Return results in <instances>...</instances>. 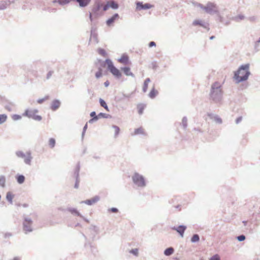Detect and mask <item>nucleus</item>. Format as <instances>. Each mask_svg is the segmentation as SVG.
Wrapping results in <instances>:
<instances>
[{"label":"nucleus","mask_w":260,"mask_h":260,"mask_svg":"<svg viewBox=\"0 0 260 260\" xmlns=\"http://www.w3.org/2000/svg\"><path fill=\"white\" fill-rule=\"evenodd\" d=\"M214 91H213L212 92V96H213L214 95Z\"/></svg>","instance_id":"nucleus-53"},{"label":"nucleus","mask_w":260,"mask_h":260,"mask_svg":"<svg viewBox=\"0 0 260 260\" xmlns=\"http://www.w3.org/2000/svg\"><path fill=\"white\" fill-rule=\"evenodd\" d=\"M24 180H25V177L23 175H18L17 177V181L20 184L23 183L24 181Z\"/></svg>","instance_id":"nucleus-23"},{"label":"nucleus","mask_w":260,"mask_h":260,"mask_svg":"<svg viewBox=\"0 0 260 260\" xmlns=\"http://www.w3.org/2000/svg\"><path fill=\"white\" fill-rule=\"evenodd\" d=\"M102 69L99 68V71L95 73V77L96 78H99L102 76Z\"/></svg>","instance_id":"nucleus-29"},{"label":"nucleus","mask_w":260,"mask_h":260,"mask_svg":"<svg viewBox=\"0 0 260 260\" xmlns=\"http://www.w3.org/2000/svg\"><path fill=\"white\" fill-rule=\"evenodd\" d=\"M79 185V181L78 180L76 181V182L75 183V187L78 188Z\"/></svg>","instance_id":"nucleus-44"},{"label":"nucleus","mask_w":260,"mask_h":260,"mask_svg":"<svg viewBox=\"0 0 260 260\" xmlns=\"http://www.w3.org/2000/svg\"><path fill=\"white\" fill-rule=\"evenodd\" d=\"M153 6L150 4L146 3L143 4L142 3L139 2L137 3L136 9L137 10L140 11L143 9H149L151 8Z\"/></svg>","instance_id":"nucleus-6"},{"label":"nucleus","mask_w":260,"mask_h":260,"mask_svg":"<svg viewBox=\"0 0 260 260\" xmlns=\"http://www.w3.org/2000/svg\"><path fill=\"white\" fill-rule=\"evenodd\" d=\"M157 91L155 89L153 88L150 91L149 95L151 98H154L157 95Z\"/></svg>","instance_id":"nucleus-21"},{"label":"nucleus","mask_w":260,"mask_h":260,"mask_svg":"<svg viewBox=\"0 0 260 260\" xmlns=\"http://www.w3.org/2000/svg\"><path fill=\"white\" fill-rule=\"evenodd\" d=\"M238 240L240 241H242L245 240V237L244 235H241L238 237Z\"/></svg>","instance_id":"nucleus-38"},{"label":"nucleus","mask_w":260,"mask_h":260,"mask_svg":"<svg viewBox=\"0 0 260 260\" xmlns=\"http://www.w3.org/2000/svg\"><path fill=\"white\" fill-rule=\"evenodd\" d=\"M121 70L126 76H134V74L131 71V69L129 67H124L121 68Z\"/></svg>","instance_id":"nucleus-11"},{"label":"nucleus","mask_w":260,"mask_h":260,"mask_svg":"<svg viewBox=\"0 0 260 260\" xmlns=\"http://www.w3.org/2000/svg\"><path fill=\"white\" fill-rule=\"evenodd\" d=\"M213 38H214V36H212V37H210V39H213Z\"/></svg>","instance_id":"nucleus-52"},{"label":"nucleus","mask_w":260,"mask_h":260,"mask_svg":"<svg viewBox=\"0 0 260 260\" xmlns=\"http://www.w3.org/2000/svg\"><path fill=\"white\" fill-rule=\"evenodd\" d=\"M110 7L112 8L113 9H117L118 7V5L114 1H110L108 2Z\"/></svg>","instance_id":"nucleus-20"},{"label":"nucleus","mask_w":260,"mask_h":260,"mask_svg":"<svg viewBox=\"0 0 260 260\" xmlns=\"http://www.w3.org/2000/svg\"><path fill=\"white\" fill-rule=\"evenodd\" d=\"M100 103L102 107H104L107 111H109V109L107 105V104L103 100L100 99Z\"/></svg>","instance_id":"nucleus-24"},{"label":"nucleus","mask_w":260,"mask_h":260,"mask_svg":"<svg viewBox=\"0 0 260 260\" xmlns=\"http://www.w3.org/2000/svg\"><path fill=\"white\" fill-rule=\"evenodd\" d=\"M200 238L198 235L195 234L194 235L191 239V241L192 242H196L199 241Z\"/></svg>","instance_id":"nucleus-28"},{"label":"nucleus","mask_w":260,"mask_h":260,"mask_svg":"<svg viewBox=\"0 0 260 260\" xmlns=\"http://www.w3.org/2000/svg\"><path fill=\"white\" fill-rule=\"evenodd\" d=\"M38 113V111L36 109H27L25 111L22 115L24 116H27L29 118H31L35 120L40 121L42 119V117L38 115L37 114Z\"/></svg>","instance_id":"nucleus-3"},{"label":"nucleus","mask_w":260,"mask_h":260,"mask_svg":"<svg viewBox=\"0 0 260 260\" xmlns=\"http://www.w3.org/2000/svg\"><path fill=\"white\" fill-rule=\"evenodd\" d=\"M110 211L112 212L116 213L118 212V209L115 208H112L110 209Z\"/></svg>","instance_id":"nucleus-41"},{"label":"nucleus","mask_w":260,"mask_h":260,"mask_svg":"<svg viewBox=\"0 0 260 260\" xmlns=\"http://www.w3.org/2000/svg\"><path fill=\"white\" fill-rule=\"evenodd\" d=\"M32 221L29 219H25L23 222V230L25 233L30 232L32 231L31 229Z\"/></svg>","instance_id":"nucleus-5"},{"label":"nucleus","mask_w":260,"mask_h":260,"mask_svg":"<svg viewBox=\"0 0 260 260\" xmlns=\"http://www.w3.org/2000/svg\"><path fill=\"white\" fill-rule=\"evenodd\" d=\"M87 124H86L85 125L84 127V129L85 130L87 128Z\"/></svg>","instance_id":"nucleus-49"},{"label":"nucleus","mask_w":260,"mask_h":260,"mask_svg":"<svg viewBox=\"0 0 260 260\" xmlns=\"http://www.w3.org/2000/svg\"><path fill=\"white\" fill-rule=\"evenodd\" d=\"M104 114L102 113H101L99 114L98 116H102V117H104Z\"/></svg>","instance_id":"nucleus-46"},{"label":"nucleus","mask_w":260,"mask_h":260,"mask_svg":"<svg viewBox=\"0 0 260 260\" xmlns=\"http://www.w3.org/2000/svg\"><path fill=\"white\" fill-rule=\"evenodd\" d=\"M55 144V140L53 138H51L49 140V145L51 147L53 148L54 147Z\"/></svg>","instance_id":"nucleus-30"},{"label":"nucleus","mask_w":260,"mask_h":260,"mask_svg":"<svg viewBox=\"0 0 260 260\" xmlns=\"http://www.w3.org/2000/svg\"><path fill=\"white\" fill-rule=\"evenodd\" d=\"M11 260H20V259L19 257H15L13 258Z\"/></svg>","instance_id":"nucleus-45"},{"label":"nucleus","mask_w":260,"mask_h":260,"mask_svg":"<svg viewBox=\"0 0 260 260\" xmlns=\"http://www.w3.org/2000/svg\"><path fill=\"white\" fill-rule=\"evenodd\" d=\"M150 80L149 78H147L145 80L144 85H143V90L144 92L146 91V90L148 88V84L150 82Z\"/></svg>","instance_id":"nucleus-17"},{"label":"nucleus","mask_w":260,"mask_h":260,"mask_svg":"<svg viewBox=\"0 0 260 260\" xmlns=\"http://www.w3.org/2000/svg\"><path fill=\"white\" fill-rule=\"evenodd\" d=\"M249 67L248 64L243 65L235 73L234 79L237 82L247 80L250 74L248 71Z\"/></svg>","instance_id":"nucleus-1"},{"label":"nucleus","mask_w":260,"mask_h":260,"mask_svg":"<svg viewBox=\"0 0 260 260\" xmlns=\"http://www.w3.org/2000/svg\"><path fill=\"white\" fill-rule=\"evenodd\" d=\"M216 90H217V92L219 91V92H220V89H218V88H217V89H216Z\"/></svg>","instance_id":"nucleus-51"},{"label":"nucleus","mask_w":260,"mask_h":260,"mask_svg":"<svg viewBox=\"0 0 260 260\" xmlns=\"http://www.w3.org/2000/svg\"><path fill=\"white\" fill-rule=\"evenodd\" d=\"M90 115L91 117H93V118L89 120V122H91L93 120H97L98 119V116H96V113L95 112H91Z\"/></svg>","instance_id":"nucleus-27"},{"label":"nucleus","mask_w":260,"mask_h":260,"mask_svg":"<svg viewBox=\"0 0 260 260\" xmlns=\"http://www.w3.org/2000/svg\"><path fill=\"white\" fill-rule=\"evenodd\" d=\"M7 119V116L6 114H0V124L5 122Z\"/></svg>","instance_id":"nucleus-26"},{"label":"nucleus","mask_w":260,"mask_h":260,"mask_svg":"<svg viewBox=\"0 0 260 260\" xmlns=\"http://www.w3.org/2000/svg\"><path fill=\"white\" fill-rule=\"evenodd\" d=\"M186 227L184 225H180L177 228H173L172 229L176 231L180 236L183 237L184 231H185Z\"/></svg>","instance_id":"nucleus-7"},{"label":"nucleus","mask_w":260,"mask_h":260,"mask_svg":"<svg viewBox=\"0 0 260 260\" xmlns=\"http://www.w3.org/2000/svg\"><path fill=\"white\" fill-rule=\"evenodd\" d=\"M99 200V198L98 197H95L91 199L87 200L85 201L84 202L88 205H91L95 203H96Z\"/></svg>","instance_id":"nucleus-9"},{"label":"nucleus","mask_w":260,"mask_h":260,"mask_svg":"<svg viewBox=\"0 0 260 260\" xmlns=\"http://www.w3.org/2000/svg\"><path fill=\"white\" fill-rule=\"evenodd\" d=\"M21 117V116L17 114H14L12 116V118L15 121L20 119Z\"/></svg>","instance_id":"nucleus-35"},{"label":"nucleus","mask_w":260,"mask_h":260,"mask_svg":"<svg viewBox=\"0 0 260 260\" xmlns=\"http://www.w3.org/2000/svg\"><path fill=\"white\" fill-rule=\"evenodd\" d=\"M112 127H113V130H114V136H115V137H116L118 136V135L119 134L120 128H119V127L118 126H117L116 125H113Z\"/></svg>","instance_id":"nucleus-18"},{"label":"nucleus","mask_w":260,"mask_h":260,"mask_svg":"<svg viewBox=\"0 0 260 260\" xmlns=\"http://www.w3.org/2000/svg\"><path fill=\"white\" fill-rule=\"evenodd\" d=\"M31 158H32V157L31 156L30 153L29 152H27L26 153V156L24 158V162L26 164L29 165L30 164Z\"/></svg>","instance_id":"nucleus-13"},{"label":"nucleus","mask_w":260,"mask_h":260,"mask_svg":"<svg viewBox=\"0 0 260 260\" xmlns=\"http://www.w3.org/2000/svg\"><path fill=\"white\" fill-rule=\"evenodd\" d=\"M91 0H76V2L79 3L80 7L86 6L90 2Z\"/></svg>","instance_id":"nucleus-14"},{"label":"nucleus","mask_w":260,"mask_h":260,"mask_svg":"<svg viewBox=\"0 0 260 260\" xmlns=\"http://www.w3.org/2000/svg\"><path fill=\"white\" fill-rule=\"evenodd\" d=\"M110 8V6H109V3L108 2L107 3L106 5H104V7H103V10L104 11H106L109 8Z\"/></svg>","instance_id":"nucleus-39"},{"label":"nucleus","mask_w":260,"mask_h":260,"mask_svg":"<svg viewBox=\"0 0 260 260\" xmlns=\"http://www.w3.org/2000/svg\"><path fill=\"white\" fill-rule=\"evenodd\" d=\"M16 155L17 156L19 157L24 158L26 156V153H24V152L19 151L16 152Z\"/></svg>","instance_id":"nucleus-33"},{"label":"nucleus","mask_w":260,"mask_h":260,"mask_svg":"<svg viewBox=\"0 0 260 260\" xmlns=\"http://www.w3.org/2000/svg\"><path fill=\"white\" fill-rule=\"evenodd\" d=\"M60 106V102L57 100H54L52 102L51 105V109L52 110H55Z\"/></svg>","instance_id":"nucleus-12"},{"label":"nucleus","mask_w":260,"mask_h":260,"mask_svg":"<svg viewBox=\"0 0 260 260\" xmlns=\"http://www.w3.org/2000/svg\"><path fill=\"white\" fill-rule=\"evenodd\" d=\"M144 133V129L142 127H139L135 130L134 135L143 134Z\"/></svg>","instance_id":"nucleus-22"},{"label":"nucleus","mask_w":260,"mask_h":260,"mask_svg":"<svg viewBox=\"0 0 260 260\" xmlns=\"http://www.w3.org/2000/svg\"><path fill=\"white\" fill-rule=\"evenodd\" d=\"M192 24L194 26L199 25L201 26H204V24L203 23V21L201 20H194Z\"/></svg>","instance_id":"nucleus-25"},{"label":"nucleus","mask_w":260,"mask_h":260,"mask_svg":"<svg viewBox=\"0 0 260 260\" xmlns=\"http://www.w3.org/2000/svg\"><path fill=\"white\" fill-rule=\"evenodd\" d=\"M23 206L24 207H27V204H24V205H23Z\"/></svg>","instance_id":"nucleus-50"},{"label":"nucleus","mask_w":260,"mask_h":260,"mask_svg":"<svg viewBox=\"0 0 260 260\" xmlns=\"http://www.w3.org/2000/svg\"><path fill=\"white\" fill-rule=\"evenodd\" d=\"M106 63L107 65L108 70L110 71L113 75L117 78H120L121 77V73L113 65L112 62L110 59H106Z\"/></svg>","instance_id":"nucleus-2"},{"label":"nucleus","mask_w":260,"mask_h":260,"mask_svg":"<svg viewBox=\"0 0 260 260\" xmlns=\"http://www.w3.org/2000/svg\"><path fill=\"white\" fill-rule=\"evenodd\" d=\"M5 183V178L4 176H0V186L4 187Z\"/></svg>","instance_id":"nucleus-34"},{"label":"nucleus","mask_w":260,"mask_h":260,"mask_svg":"<svg viewBox=\"0 0 260 260\" xmlns=\"http://www.w3.org/2000/svg\"><path fill=\"white\" fill-rule=\"evenodd\" d=\"M131 252H132V253H133L135 255H137L138 253V250L137 249H133L131 251Z\"/></svg>","instance_id":"nucleus-40"},{"label":"nucleus","mask_w":260,"mask_h":260,"mask_svg":"<svg viewBox=\"0 0 260 260\" xmlns=\"http://www.w3.org/2000/svg\"><path fill=\"white\" fill-rule=\"evenodd\" d=\"M156 46V44H155V43L154 42H151L149 44V47H152L153 46Z\"/></svg>","instance_id":"nucleus-42"},{"label":"nucleus","mask_w":260,"mask_h":260,"mask_svg":"<svg viewBox=\"0 0 260 260\" xmlns=\"http://www.w3.org/2000/svg\"><path fill=\"white\" fill-rule=\"evenodd\" d=\"M118 62L124 64H127L129 63L128 56L126 54H123L121 57L118 60Z\"/></svg>","instance_id":"nucleus-8"},{"label":"nucleus","mask_w":260,"mask_h":260,"mask_svg":"<svg viewBox=\"0 0 260 260\" xmlns=\"http://www.w3.org/2000/svg\"><path fill=\"white\" fill-rule=\"evenodd\" d=\"M209 260H220V259L218 254H215L211 257Z\"/></svg>","instance_id":"nucleus-37"},{"label":"nucleus","mask_w":260,"mask_h":260,"mask_svg":"<svg viewBox=\"0 0 260 260\" xmlns=\"http://www.w3.org/2000/svg\"><path fill=\"white\" fill-rule=\"evenodd\" d=\"M145 107L146 106L143 104H139L137 105V108L139 114H142L143 113Z\"/></svg>","instance_id":"nucleus-15"},{"label":"nucleus","mask_w":260,"mask_h":260,"mask_svg":"<svg viewBox=\"0 0 260 260\" xmlns=\"http://www.w3.org/2000/svg\"><path fill=\"white\" fill-rule=\"evenodd\" d=\"M174 249L172 247L166 249L164 251V254L166 255L169 256L172 254L174 252Z\"/></svg>","instance_id":"nucleus-16"},{"label":"nucleus","mask_w":260,"mask_h":260,"mask_svg":"<svg viewBox=\"0 0 260 260\" xmlns=\"http://www.w3.org/2000/svg\"><path fill=\"white\" fill-rule=\"evenodd\" d=\"M104 85L106 87H108L109 85V82L108 81H106L105 83H104Z\"/></svg>","instance_id":"nucleus-43"},{"label":"nucleus","mask_w":260,"mask_h":260,"mask_svg":"<svg viewBox=\"0 0 260 260\" xmlns=\"http://www.w3.org/2000/svg\"><path fill=\"white\" fill-rule=\"evenodd\" d=\"M119 17V15L118 14H114L111 18H109L107 21V24L108 26H110L116 19H118Z\"/></svg>","instance_id":"nucleus-10"},{"label":"nucleus","mask_w":260,"mask_h":260,"mask_svg":"<svg viewBox=\"0 0 260 260\" xmlns=\"http://www.w3.org/2000/svg\"><path fill=\"white\" fill-rule=\"evenodd\" d=\"M133 182L139 186H144L145 182L144 178L138 173H135L132 177Z\"/></svg>","instance_id":"nucleus-4"},{"label":"nucleus","mask_w":260,"mask_h":260,"mask_svg":"<svg viewBox=\"0 0 260 260\" xmlns=\"http://www.w3.org/2000/svg\"><path fill=\"white\" fill-rule=\"evenodd\" d=\"M14 198V195L11 192H8L7 193L6 198L8 201H9L10 203L12 202V200Z\"/></svg>","instance_id":"nucleus-19"},{"label":"nucleus","mask_w":260,"mask_h":260,"mask_svg":"<svg viewBox=\"0 0 260 260\" xmlns=\"http://www.w3.org/2000/svg\"><path fill=\"white\" fill-rule=\"evenodd\" d=\"M98 52L99 53L103 56H105L106 55V51L104 49H101V48H100L98 49Z\"/></svg>","instance_id":"nucleus-36"},{"label":"nucleus","mask_w":260,"mask_h":260,"mask_svg":"<svg viewBox=\"0 0 260 260\" xmlns=\"http://www.w3.org/2000/svg\"><path fill=\"white\" fill-rule=\"evenodd\" d=\"M49 98V96H46L45 97H44V98H42V99H39L38 101H37V103L39 104H42L44 102H45V101L48 100Z\"/></svg>","instance_id":"nucleus-31"},{"label":"nucleus","mask_w":260,"mask_h":260,"mask_svg":"<svg viewBox=\"0 0 260 260\" xmlns=\"http://www.w3.org/2000/svg\"><path fill=\"white\" fill-rule=\"evenodd\" d=\"M217 121L219 123H221V119H220V118H218L217 119Z\"/></svg>","instance_id":"nucleus-48"},{"label":"nucleus","mask_w":260,"mask_h":260,"mask_svg":"<svg viewBox=\"0 0 260 260\" xmlns=\"http://www.w3.org/2000/svg\"><path fill=\"white\" fill-rule=\"evenodd\" d=\"M69 211L72 214H75L78 216H82L81 214L79 213V212L75 209H69Z\"/></svg>","instance_id":"nucleus-32"},{"label":"nucleus","mask_w":260,"mask_h":260,"mask_svg":"<svg viewBox=\"0 0 260 260\" xmlns=\"http://www.w3.org/2000/svg\"><path fill=\"white\" fill-rule=\"evenodd\" d=\"M241 120V117L239 118L237 120V123H238Z\"/></svg>","instance_id":"nucleus-47"}]
</instances>
